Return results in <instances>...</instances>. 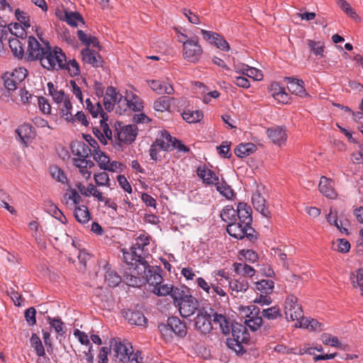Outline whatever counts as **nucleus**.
Wrapping results in <instances>:
<instances>
[{"mask_svg": "<svg viewBox=\"0 0 363 363\" xmlns=\"http://www.w3.org/2000/svg\"><path fill=\"white\" fill-rule=\"evenodd\" d=\"M30 346L38 357H45V350L40 337L35 333H33L30 338Z\"/></svg>", "mask_w": 363, "mask_h": 363, "instance_id": "obj_48", "label": "nucleus"}, {"mask_svg": "<svg viewBox=\"0 0 363 363\" xmlns=\"http://www.w3.org/2000/svg\"><path fill=\"white\" fill-rule=\"evenodd\" d=\"M129 269H133L131 274L125 273L123 276L125 283L133 287H140L146 283L158 284L162 280L161 273L162 269L158 266L145 264L143 270L139 267L140 263L133 262V264L125 263Z\"/></svg>", "mask_w": 363, "mask_h": 363, "instance_id": "obj_1", "label": "nucleus"}, {"mask_svg": "<svg viewBox=\"0 0 363 363\" xmlns=\"http://www.w3.org/2000/svg\"><path fill=\"white\" fill-rule=\"evenodd\" d=\"M105 280L111 287H116L121 282V277L114 271H108L105 275Z\"/></svg>", "mask_w": 363, "mask_h": 363, "instance_id": "obj_62", "label": "nucleus"}, {"mask_svg": "<svg viewBox=\"0 0 363 363\" xmlns=\"http://www.w3.org/2000/svg\"><path fill=\"white\" fill-rule=\"evenodd\" d=\"M16 133L18 135L21 141L26 146L28 142H30L35 136L33 127L28 124L24 123L21 125L16 130Z\"/></svg>", "mask_w": 363, "mask_h": 363, "instance_id": "obj_25", "label": "nucleus"}, {"mask_svg": "<svg viewBox=\"0 0 363 363\" xmlns=\"http://www.w3.org/2000/svg\"><path fill=\"white\" fill-rule=\"evenodd\" d=\"M179 42L182 43V57L189 63H198L203 55V50L199 43L197 36L189 38L181 33Z\"/></svg>", "mask_w": 363, "mask_h": 363, "instance_id": "obj_4", "label": "nucleus"}, {"mask_svg": "<svg viewBox=\"0 0 363 363\" xmlns=\"http://www.w3.org/2000/svg\"><path fill=\"white\" fill-rule=\"evenodd\" d=\"M259 308H254L245 321V323L253 331H256L262 323V318L259 315Z\"/></svg>", "mask_w": 363, "mask_h": 363, "instance_id": "obj_34", "label": "nucleus"}, {"mask_svg": "<svg viewBox=\"0 0 363 363\" xmlns=\"http://www.w3.org/2000/svg\"><path fill=\"white\" fill-rule=\"evenodd\" d=\"M269 91L274 99L279 103L287 104L289 102V94L285 91L284 87L281 86L279 83H272Z\"/></svg>", "mask_w": 363, "mask_h": 363, "instance_id": "obj_30", "label": "nucleus"}, {"mask_svg": "<svg viewBox=\"0 0 363 363\" xmlns=\"http://www.w3.org/2000/svg\"><path fill=\"white\" fill-rule=\"evenodd\" d=\"M274 288V282L271 279H261L255 282L254 290L257 294H271Z\"/></svg>", "mask_w": 363, "mask_h": 363, "instance_id": "obj_35", "label": "nucleus"}, {"mask_svg": "<svg viewBox=\"0 0 363 363\" xmlns=\"http://www.w3.org/2000/svg\"><path fill=\"white\" fill-rule=\"evenodd\" d=\"M196 284L199 288L212 298H215L216 295L220 296H227V294L223 289H221L220 286H218L217 285H213V283L209 284L202 277L196 279Z\"/></svg>", "mask_w": 363, "mask_h": 363, "instance_id": "obj_15", "label": "nucleus"}, {"mask_svg": "<svg viewBox=\"0 0 363 363\" xmlns=\"http://www.w3.org/2000/svg\"><path fill=\"white\" fill-rule=\"evenodd\" d=\"M27 42V60H39L44 53V51L45 50V45L43 47L33 36H29Z\"/></svg>", "mask_w": 363, "mask_h": 363, "instance_id": "obj_12", "label": "nucleus"}, {"mask_svg": "<svg viewBox=\"0 0 363 363\" xmlns=\"http://www.w3.org/2000/svg\"><path fill=\"white\" fill-rule=\"evenodd\" d=\"M61 116L65 118L67 122L73 123L74 121V116L72 115L71 110L72 105L69 101V98H67L65 101L59 104L58 106Z\"/></svg>", "mask_w": 363, "mask_h": 363, "instance_id": "obj_37", "label": "nucleus"}, {"mask_svg": "<svg viewBox=\"0 0 363 363\" xmlns=\"http://www.w3.org/2000/svg\"><path fill=\"white\" fill-rule=\"evenodd\" d=\"M350 280L352 286L356 289L358 288L363 296V268L352 272L350 275Z\"/></svg>", "mask_w": 363, "mask_h": 363, "instance_id": "obj_52", "label": "nucleus"}, {"mask_svg": "<svg viewBox=\"0 0 363 363\" xmlns=\"http://www.w3.org/2000/svg\"><path fill=\"white\" fill-rule=\"evenodd\" d=\"M92 155L94 160L98 163L100 169L105 170L108 162H110L109 157L102 152L100 148L95 149L94 151L92 152Z\"/></svg>", "mask_w": 363, "mask_h": 363, "instance_id": "obj_51", "label": "nucleus"}, {"mask_svg": "<svg viewBox=\"0 0 363 363\" xmlns=\"http://www.w3.org/2000/svg\"><path fill=\"white\" fill-rule=\"evenodd\" d=\"M308 48L316 56L323 57V52L325 51L324 43L321 41H315L313 40H307L306 41Z\"/></svg>", "mask_w": 363, "mask_h": 363, "instance_id": "obj_54", "label": "nucleus"}, {"mask_svg": "<svg viewBox=\"0 0 363 363\" xmlns=\"http://www.w3.org/2000/svg\"><path fill=\"white\" fill-rule=\"evenodd\" d=\"M72 152L77 157L89 158L92 155V149L84 141L76 140L71 143Z\"/></svg>", "mask_w": 363, "mask_h": 363, "instance_id": "obj_21", "label": "nucleus"}, {"mask_svg": "<svg viewBox=\"0 0 363 363\" xmlns=\"http://www.w3.org/2000/svg\"><path fill=\"white\" fill-rule=\"evenodd\" d=\"M235 72L252 78L256 81H260L263 79V74L261 70L254 67H250L248 65L244 66L242 69H239L235 66Z\"/></svg>", "mask_w": 363, "mask_h": 363, "instance_id": "obj_39", "label": "nucleus"}, {"mask_svg": "<svg viewBox=\"0 0 363 363\" xmlns=\"http://www.w3.org/2000/svg\"><path fill=\"white\" fill-rule=\"evenodd\" d=\"M284 82H286L287 88L291 94L300 97L308 96L303 80L294 77H284Z\"/></svg>", "mask_w": 363, "mask_h": 363, "instance_id": "obj_19", "label": "nucleus"}, {"mask_svg": "<svg viewBox=\"0 0 363 363\" xmlns=\"http://www.w3.org/2000/svg\"><path fill=\"white\" fill-rule=\"evenodd\" d=\"M182 117L186 122L197 123L200 121L203 118V113L201 111H185L182 113Z\"/></svg>", "mask_w": 363, "mask_h": 363, "instance_id": "obj_55", "label": "nucleus"}, {"mask_svg": "<svg viewBox=\"0 0 363 363\" xmlns=\"http://www.w3.org/2000/svg\"><path fill=\"white\" fill-rule=\"evenodd\" d=\"M72 164L79 169V173L84 179H89L91 177V172L89 169L95 165L92 160L86 157H74Z\"/></svg>", "mask_w": 363, "mask_h": 363, "instance_id": "obj_16", "label": "nucleus"}, {"mask_svg": "<svg viewBox=\"0 0 363 363\" xmlns=\"http://www.w3.org/2000/svg\"><path fill=\"white\" fill-rule=\"evenodd\" d=\"M108 114L104 113L102 118L100 119V125L102 130L97 127L93 128V133L104 145L107 144V140L112 141V131L106 121H108Z\"/></svg>", "mask_w": 363, "mask_h": 363, "instance_id": "obj_11", "label": "nucleus"}, {"mask_svg": "<svg viewBox=\"0 0 363 363\" xmlns=\"http://www.w3.org/2000/svg\"><path fill=\"white\" fill-rule=\"evenodd\" d=\"M213 316L211 312L208 313L203 308L198 311V313L194 318L195 329L201 334L206 335L213 330Z\"/></svg>", "mask_w": 363, "mask_h": 363, "instance_id": "obj_9", "label": "nucleus"}, {"mask_svg": "<svg viewBox=\"0 0 363 363\" xmlns=\"http://www.w3.org/2000/svg\"><path fill=\"white\" fill-rule=\"evenodd\" d=\"M236 214L238 218L237 223H238V225H241L243 228H245L252 224V208L246 203H238L236 209Z\"/></svg>", "mask_w": 363, "mask_h": 363, "instance_id": "obj_13", "label": "nucleus"}, {"mask_svg": "<svg viewBox=\"0 0 363 363\" xmlns=\"http://www.w3.org/2000/svg\"><path fill=\"white\" fill-rule=\"evenodd\" d=\"M268 138L271 141L279 146L285 144L287 139L286 128L281 126H274L267 130Z\"/></svg>", "mask_w": 363, "mask_h": 363, "instance_id": "obj_17", "label": "nucleus"}, {"mask_svg": "<svg viewBox=\"0 0 363 363\" xmlns=\"http://www.w3.org/2000/svg\"><path fill=\"white\" fill-rule=\"evenodd\" d=\"M50 172L52 177L59 182L65 184L67 181L64 171L56 165L50 167Z\"/></svg>", "mask_w": 363, "mask_h": 363, "instance_id": "obj_59", "label": "nucleus"}, {"mask_svg": "<svg viewBox=\"0 0 363 363\" xmlns=\"http://www.w3.org/2000/svg\"><path fill=\"white\" fill-rule=\"evenodd\" d=\"M158 329L163 337V339L166 342L172 341L174 335L172 333V329L168 325V320H167V323H161L158 325Z\"/></svg>", "mask_w": 363, "mask_h": 363, "instance_id": "obj_64", "label": "nucleus"}, {"mask_svg": "<svg viewBox=\"0 0 363 363\" xmlns=\"http://www.w3.org/2000/svg\"><path fill=\"white\" fill-rule=\"evenodd\" d=\"M212 274L215 278V283H213V285L220 286L221 289L226 287L227 285L229 286V283L231 279L229 277L228 273L224 269L214 271Z\"/></svg>", "mask_w": 363, "mask_h": 363, "instance_id": "obj_40", "label": "nucleus"}, {"mask_svg": "<svg viewBox=\"0 0 363 363\" xmlns=\"http://www.w3.org/2000/svg\"><path fill=\"white\" fill-rule=\"evenodd\" d=\"M222 220L227 223V232L232 225H238L236 210L231 206H226L220 212Z\"/></svg>", "mask_w": 363, "mask_h": 363, "instance_id": "obj_29", "label": "nucleus"}, {"mask_svg": "<svg viewBox=\"0 0 363 363\" xmlns=\"http://www.w3.org/2000/svg\"><path fill=\"white\" fill-rule=\"evenodd\" d=\"M211 311L213 316V323L216 325H218L219 329L223 334H230V329H231V325L234 322L231 321V320L229 318H227L225 315L215 312L213 309H211Z\"/></svg>", "mask_w": 363, "mask_h": 363, "instance_id": "obj_20", "label": "nucleus"}, {"mask_svg": "<svg viewBox=\"0 0 363 363\" xmlns=\"http://www.w3.org/2000/svg\"><path fill=\"white\" fill-rule=\"evenodd\" d=\"M216 186L217 191L227 199H232L235 197V194L233 189L223 179L221 182L219 181Z\"/></svg>", "mask_w": 363, "mask_h": 363, "instance_id": "obj_49", "label": "nucleus"}, {"mask_svg": "<svg viewBox=\"0 0 363 363\" xmlns=\"http://www.w3.org/2000/svg\"><path fill=\"white\" fill-rule=\"evenodd\" d=\"M27 69L23 67L15 69L11 72H6L3 76L4 84L9 91H14L27 76Z\"/></svg>", "mask_w": 363, "mask_h": 363, "instance_id": "obj_7", "label": "nucleus"}, {"mask_svg": "<svg viewBox=\"0 0 363 363\" xmlns=\"http://www.w3.org/2000/svg\"><path fill=\"white\" fill-rule=\"evenodd\" d=\"M126 94L130 111H140L143 108V103L140 98L131 91H126Z\"/></svg>", "mask_w": 363, "mask_h": 363, "instance_id": "obj_45", "label": "nucleus"}, {"mask_svg": "<svg viewBox=\"0 0 363 363\" xmlns=\"http://www.w3.org/2000/svg\"><path fill=\"white\" fill-rule=\"evenodd\" d=\"M81 54L84 62L92 65L94 67L102 66V58L96 51L86 48L82 50Z\"/></svg>", "mask_w": 363, "mask_h": 363, "instance_id": "obj_23", "label": "nucleus"}, {"mask_svg": "<svg viewBox=\"0 0 363 363\" xmlns=\"http://www.w3.org/2000/svg\"><path fill=\"white\" fill-rule=\"evenodd\" d=\"M48 211L61 223H65L67 221L66 217L55 204L50 203L48 206Z\"/></svg>", "mask_w": 363, "mask_h": 363, "instance_id": "obj_63", "label": "nucleus"}, {"mask_svg": "<svg viewBox=\"0 0 363 363\" xmlns=\"http://www.w3.org/2000/svg\"><path fill=\"white\" fill-rule=\"evenodd\" d=\"M118 145H131L138 135V128L135 124L123 125L121 122L115 124Z\"/></svg>", "mask_w": 363, "mask_h": 363, "instance_id": "obj_6", "label": "nucleus"}, {"mask_svg": "<svg viewBox=\"0 0 363 363\" xmlns=\"http://www.w3.org/2000/svg\"><path fill=\"white\" fill-rule=\"evenodd\" d=\"M48 88L50 95L52 97L53 101L57 104H61V102L69 97V96L65 94L63 90H57V87H55L52 82L48 83Z\"/></svg>", "mask_w": 363, "mask_h": 363, "instance_id": "obj_46", "label": "nucleus"}, {"mask_svg": "<svg viewBox=\"0 0 363 363\" xmlns=\"http://www.w3.org/2000/svg\"><path fill=\"white\" fill-rule=\"evenodd\" d=\"M284 313L289 320H299L303 317L301 306L298 303V298L294 295H289L284 301Z\"/></svg>", "mask_w": 363, "mask_h": 363, "instance_id": "obj_8", "label": "nucleus"}, {"mask_svg": "<svg viewBox=\"0 0 363 363\" xmlns=\"http://www.w3.org/2000/svg\"><path fill=\"white\" fill-rule=\"evenodd\" d=\"M197 174L198 176L202 179L203 182L206 185H215L218 183L219 177L211 169H208L205 166H200L197 168Z\"/></svg>", "mask_w": 363, "mask_h": 363, "instance_id": "obj_22", "label": "nucleus"}, {"mask_svg": "<svg viewBox=\"0 0 363 363\" xmlns=\"http://www.w3.org/2000/svg\"><path fill=\"white\" fill-rule=\"evenodd\" d=\"M149 86L158 94H172L174 92L172 86L164 81L150 80L148 82Z\"/></svg>", "mask_w": 363, "mask_h": 363, "instance_id": "obj_31", "label": "nucleus"}, {"mask_svg": "<svg viewBox=\"0 0 363 363\" xmlns=\"http://www.w3.org/2000/svg\"><path fill=\"white\" fill-rule=\"evenodd\" d=\"M257 150V147L255 144L247 143L245 144H240L238 145L234 152L236 156L240 158L245 157Z\"/></svg>", "mask_w": 363, "mask_h": 363, "instance_id": "obj_43", "label": "nucleus"}, {"mask_svg": "<svg viewBox=\"0 0 363 363\" xmlns=\"http://www.w3.org/2000/svg\"><path fill=\"white\" fill-rule=\"evenodd\" d=\"M94 181L99 186H111L108 174L106 172H101L94 175Z\"/></svg>", "mask_w": 363, "mask_h": 363, "instance_id": "obj_60", "label": "nucleus"}, {"mask_svg": "<svg viewBox=\"0 0 363 363\" xmlns=\"http://www.w3.org/2000/svg\"><path fill=\"white\" fill-rule=\"evenodd\" d=\"M163 279L158 284H149L153 286L152 292L157 296H166L172 295L174 286L169 284H162Z\"/></svg>", "mask_w": 363, "mask_h": 363, "instance_id": "obj_36", "label": "nucleus"}, {"mask_svg": "<svg viewBox=\"0 0 363 363\" xmlns=\"http://www.w3.org/2000/svg\"><path fill=\"white\" fill-rule=\"evenodd\" d=\"M228 234L239 240L246 238L250 242H254L257 239V233L254 228L249 225L248 227L243 228L241 225H231L228 229Z\"/></svg>", "mask_w": 363, "mask_h": 363, "instance_id": "obj_10", "label": "nucleus"}, {"mask_svg": "<svg viewBox=\"0 0 363 363\" xmlns=\"http://www.w3.org/2000/svg\"><path fill=\"white\" fill-rule=\"evenodd\" d=\"M60 19L72 27H77L79 23L84 24L82 16L77 12L65 11L64 16H61Z\"/></svg>", "mask_w": 363, "mask_h": 363, "instance_id": "obj_42", "label": "nucleus"}, {"mask_svg": "<svg viewBox=\"0 0 363 363\" xmlns=\"http://www.w3.org/2000/svg\"><path fill=\"white\" fill-rule=\"evenodd\" d=\"M233 269L236 274L242 277H252L255 274V269L244 262H235Z\"/></svg>", "mask_w": 363, "mask_h": 363, "instance_id": "obj_38", "label": "nucleus"}, {"mask_svg": "<svg viewBox=\"0 0 363 363\" xmlns=\"http://www.w3.org/2000/svg\"><path fill=\"white\" fill-rule=\"evenodd\" d=\"M125 317L132 325H143L146 323V318L142 312L138 311L128 310L125 313Z\"/></svg>", "mask_w": 363, "mask_h": 363, "instance_id": "obj_41", "label": "nucleus"}, {"mask_svg": "<svg viewBox=\"0 0 363 363\" xmlns=\"http://www.w3.org/2000/svg\"><path fill=\"white\" fill-rule=\"evenodd\" d=\"M172 140L173 137L169 134V133L167 130H163L161 132L160 137L157 138L153 143H155L162 151L168 152L172 150Z\"/></svg>", "mask_w": 363, "mask_h": 363, "instance_id": "obj_32", "label": "nucleus"}, {"mask_svg": "<svg viewBox=\"0 0 363 363\" xmlns=\"http://www.w3.org/2000/svg\"><path fill=\"white\" fill-rule=\"evenodd\" d=\"M230 329L233 337L226 339V345L228 348L234 351L237 354H243L246 352L243 344L250 341V334L247 328L238 323L234 322Z\"/></svg>", "mask_w": 363, "mask_h": 363, "instance_id": "obj_3", "label": "nucleus"}, {"mask_svg": "<svg viewBox=\"0 0 363 363\" xmlns=\"http://www.w3.org/2000/svg\"><path fill=\"white\" fill-rule=\"evenodd\" d=\"M86 109L91 113L93 118H97L99 115H100L101 118H102V116L104 113H106L103 111V108L100 102H96L95 105H94L90 99H87L85 101Z\"/></svg>", "mask_w": 363, "mask_h": 363, "instance_id": "obj_53", "label": "nucleus"}, {"mask_svg": "<svg viewBox=\"0 0 363 363\" xmlns=\"http://www.w3.org/2000/svg\"><path fill=\"white\" fill-rule=\"evenodd\" d=\"M39 60L43 67L48 70H60L65 61V54L61 48L55 47L52 49L46 44L44 53Z\"/></svg>", "mask_w": 363, "mask_h": 363, "instance_id": "obj_5", "label": "nucleus"}, {"mask_svg": "<svg viewBox=\"0 0 363 363\" xmlns=\"http://www.w3.org/2000/svg\"><path fill=\"white\" fill-rule=\"evenodd\" d=\"M189 296H192L190 289L184 286L174 287L172 293V298H173L174 303L176 306L184 300L189 298Z\"/></svg>", "mask_w": 363, "mask_h": 363, "instance_id": "obj_33", "label": "nucleus"}, {"mask_svg": "<svg viewBox=\"0 0 363 363\" xmlns=\"http://www.w3.org/2000/svg\"><path fill=\"white\" fill-rule=\"evenodd\" d=\"M74 215L76 220L82 224L88 223L91 218V214L85 205L77 206L74 208Z\"/></svg>", "mask_w": 363, "mask_h": 363, "instance_id": "obj_44", "label": "nucleus"}, {"mask_svg": "<svg viewBox=\"0 0 363 363\" xmlns=\"http://www.w3.org/2000/svg\"><path fill=\"white\" fill-rule=\"evenodd\" d=\"M252 203L254 208L264 217H270V211L266 207V201L259 191H256L252 196Z\"/></svg>", "mask_w": 363, "mask_h": 363, "instance_id": "obj_26", "label": "nucleus"}, {"mask_svg": "<svg viewBox=\"0 0 363 363\" xmlns=\"http://www.w3.org/2000/svg\"><path fill=\"white\" fill-rule=\"evenodd\" d=\"M150 245V237L140 235L135 239V243L131 247L130 252L123 251L125 263L133 264V262L140 263L139 268L145 270V265L149 264L147 259L151 257L147 247Z\"/></svg>", "mask_w": 363, "mask_h": 363, "instance_id": "obj_2", "label": "nucleus"}, {"mask_svg": "<svg viewBox=\"0 0 363 363\" xmlns=\"http://www.w3.org/2000/svg\"><path fill=\"white\" fill-rule=\"evenodd\" d=\"M170 106V98L168 96H161L154 102V108L157 111L163 112L168 110Z\"/></svg>", "mask_w": 363, "mask_h": 363, "instance_id": "obj_58", "label": "nucleus"}, {"mask_svg": "<svg viewBox=\"0 0 363 363\" xmlns=\"http://www.w3.org/2000/svg\"><path fill=\"white\" fill-rule=\"evenodd\" d=\"M229 288L232 290L233 292H235L236 294L239 292L244 293L249 288L248 281L244 278L231 279L229 283Z\"/></svg>", "mask_w": 363, "mask_h": 363, "instance_id": "obj_47", "label": "nucleus"}, {"mask_svg": "<svg viewBox=\"0 0 363 363\" xmlns=\"http://www.w3.org/2000/svg\"><path fill=\"white\" fill-rule=\"evenodd\" d=\"M11 27H6V23L0 18V55L5 52L3 40L7 38Z\"/></svg>", "mask_w": 363, "mask_h": 363, "instance_id": "obj_57", "label": "nucleus"}, {"mask_svg": "<svg viewBox=\"0 0 363 363\" xmlns=\"http://www.w3.org/2000/svg\"><path fill=\"white\" fill-rule=\"evenodd\" d=\"M326 220L330 225H334L340 232H346L347 230L342 227L341 221L337 220V212L333 213V209H330V212L326 216Z\"/></svg>", "mask_w": 363, "mask_h": 363, "instance_id": "obj_61", "label": "nucleus"}, {"mask_svg": "<svg viewBox=\"0 0 363 363\" xmlns=\"http://www.w3.org/2000/svg\"><path fill=\"white\" fill-rule=\"evenodd\" d=\"M113 350L116 353V357L119 362L121 363H128L133 347L132 346H129L121 342H116L114 345Z\"/></svg>", "mask_w": 363, "mask_h": 363, "instance_id": "obj_28", "label": "nucleus"}, {"mask_svg": "<svg viewBox=\"0 0 363 363\" xmlns=\"http://www.w3.org/2000/svg\"><path fill=\"white\" fill-rule=\"evenodd\" d=\"M167 320L173 335L179 337H184L186 335L187 328L184 322L175 316L169 317Z\"/></svg>", "mask_w": 363, "mask_h": 363, "instance_id": "obj_24", "label": "nucleus"}, {"mask_svg": "<svg viewBox=\"0 0 363 363\" xmlns=\"http://www.w3.org/2000/svg\"><path fill=\"white\" fill-rule=\"evenodd\" d=\"M177 307H178L182 317L189 318L198 310L199 302L193 296H189L188 298L178 303Z\"/></svg>", "mask_w": 363, "mask_h": 363, "instance_id": "obj_14", "label": "nucleus"}, {"mask_svg": "<svg viewBox=\"0 0 363 363\" xmlns=\"http://www.w3.org/2000/svg\"><path fill=\"white\" fill-rule=\"evenodd\" d=\"M60 69L67 70L71 77L78 76L80 74L79 63L74 59L67 62L65 57V61L62 63V67Z\"/></svg>", "mask_w": 363, "mask_h": 363, "instance_id": "obj_50", "label": "nucleus"}, {"mask_svg": "<svg viewBox=\"0 0 363 363\" xmlns=\"http://www.w3.org/2000/svg\"><path fill=\"white\" fill-rule=\"evenodd\" d=\"M18 37L11 38L9 39V48L14 57L22 59L24 55V45L26 42V38H21L20 40Z\"/></svg>", "mask_w": 363, "mask_h": 363, "instance_id": "obj_27", "label": "nucleus"}, {"mask_svg": "<svg viewBox=\"0 0 363 363\" xmlns=\"http://www.w3.org/2000/svg\"><path fill=\"white\" fill-rule=\"evenodd\" d=\"M318 189L320 192L329 199H334L337 196L335 189V182L326 177H320Z\"/></svg>", "mask_w": 363, "mask_h": 363, "instance_id": "obj_18", "label": "nucleus"}, {"mask_svg": "<svg viewBox=\"0 0 363 363\" xmlns=\"http://www.w3.org/2000/svg\"><path fill=\"white\" fill-rule=\"evenodd\" d=\"M261 316L268 320H275L281 316V310L278 306H274L264 309Z\"/></svg>", "mask_w": 363, "mask_h": 363, "instance_id": "obj_56", "label": "nucleus"}]
</instances>
